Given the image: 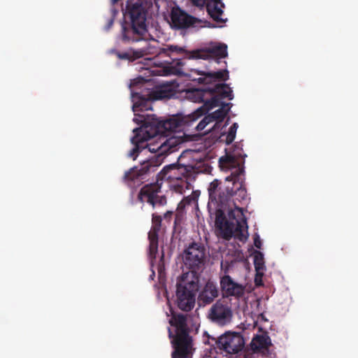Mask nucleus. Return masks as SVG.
I'll return each mask as SVG.
<instances>
[{
  "instance_id": "1",
  "label": "nucleus",
  "mask_w": 358,
  "mask_h": 358,
  "mask_svg": "<svg viewBox=\"0 0 358 358\" xmlns=\"http://www.w3.org/2000/svg\"><path fill=\"white\" fill-rule=\"evenodd\" d=\"M221 169L231 171L230 176L226 178L229 185L225 187L227 193L233 198L234 208L228 212L227 219L224 209L216 210L215 224L220 236L229 241L232 237L241 242H245L248 238V226L243 208L238 207L236 201L241 202L247 199V191L244 187V159L234 155L227 154L219 159Z\"/></svg>"
},
{
  "instance_id": "2",
  "label": "nucleus",
  "mask_w": 358,
  "mask_h": 358,
  "mask_svg": "<svg viewBox=\"0 0 358 358\" xmlns=\"http://www.w3.org/2000/svg\"><path fill=\"white\" fill-rule=\"evenodd\" d=\"M170 325L174 328V332L168 328L169 337L173 350L171 358H191L194 351L192 336H190V329L187 323V315L171 313L169 320Z\"/></svg>"
},
{
  "instance_id": "3",
  "label": "nucleus",
  "mask_w": 358,
  "mask_h": 358,
  "mask_svg": "<svg viewBox=\"0 0 358 358\" xmlns=\"http://www.w3.org/2000/svg\"><path fill=\"white\" fill-rule=\"evenodd\" d=\"M185 116L182 119L178 117H173L165 120H159L155 115H147L143 120V129L147 136L152 138L158 135L170 136L172 132L180 130L182 125L191 126L194 122H187L185 120Z\"/></svg>"
},
{
  "instance_id": "4",
  "label": "nucleus",
  "mask_w": 358,
  "mask_h": 358,
  "mask_svg": "<svg viewBox=\"0 0 358 358\" xmlns=\"http://www.w3.org/2000/svg\"><path fill=\"white\" fill-rule=\"evenodd\" d=\"M222 99V98H221L218 94L211 96L210 99H207L205 104L197 108L192 113L188 115L185 120L187 122H196L200 117H203V115H206L210 110L215 107L220 106L219 109L210 114H208L209 116L213 117L212 121L213 122H215V123L213 127L208 130V132L215 130L216 127H220L232 105L231 103L221 101Z\"/></svg>"
},
{
  "instance_id": "5",
  "label": "nucleus",
  "mask_w": 358,
  "mask_h": 358,
  "mask_svg": "<svg viewBox=\"0 0 358 358\" xmlns=\"http://www.w3.org/2000/svg\"><path fill=\"white\" fill-rule=\"evenodd\" d=\"M181 257L184 266L189 270L185 273H192L199 280L200 273L205 264L206 248L203 244L195 241L189 243L181 254Z\"/></svg>"
},
{
  "instance_id": "6",
  "label": "nucleus",
  "mask_w": 358,
  "mask_h": 358,
  "mask_svg": "<svg viewBox=\"0 0 358 358\" xmlns=\"http://www.w3.org/2000/svg\"><path fill=\"white\" fill-rule=\"evenodd\" d=\"M163 162V157L157 154L155 157L143 162L140 166H134L124 173L123 181L129 187H134L143 182L148 175L155 172Z\"/></svg>"
},
{
  "instance_id": "7",
  "label": "nucleus",
  "mask_w": 358,
  "mask_h": 358,
  "mask_svg": "<svg viewBox=\"0 0 358 358\" xmlns=\"http://www.w3.org/2000/svg\"><path fill=\"white\" fill-rule=\"evenodd\" d=\"M193 166L183 165L179 163L171 164L165 166L157 174V178L162 182L164 180L173 182L180 180L181 187L185 185L188 188L187 180L192 176Z\"/></svg>"
},
{
  "instance_id": "8",
  "label": "nucleus",
  "mask_w": 358,
  "mask_h": 358,
  "mask_svg": "<svg viewBox=\"0 0 358 358\" xmlns=\"http://www.w3.org/2000/svg\"><path fill=\"white\" fill-rule=\"evenodd\" d=\"M139 53L142 54V57L147 55H164L170 57L173 64L176 66H181L184 64L182 59L183 55H187L185 49L176 45H167L164 48L157 47L150 43L146 46L138 49Z\"/></svg>"
},
{
  "instance_id": "9",
  "label": "nucleus",
  "mask_w": 358,
  "mask_h": 358,
  "mask_svg": "<svg viewBox=\"0 0 358 358\" xmlns=\"http://www.w3.org/2000/svg\"><path fill=\"white\" fill-rule=\"evenodd\" d=\"M170 17L171 27L178 30L203 27H215V26H211L209 22L206 20L203 21L188 14L179 6L172 8Z\"/></svg>"
},
{
  "instance_id": "10",
  "label": "nucleus",
  "mask_w": 358,
  "mask_h": 358,
  "mask_svg": "<svg viewBox=\"0 0 358 358\" xmlns=\"http://www.w3.org/2000/svg\"><path fill=\"white\" fill-rule=\"evenodd\" d=\"M209 93L212 96L218 94L221 98H227L229 100L234 99L233 91L231 87L224 83L215 84L213 87H206L203 89H193L192 90L188 91V97L196 103L205 102L206 93Z\"/></svg>"
},
{
  "instance_id": "11",
  "label": "nucleus",
  "mask_w": 358,
  "mask_h": 358,
  "mask_svg": "<svg viewBox=\"0 0 358 358\" xmlns=\"http://www.w3.org/2000/svg\"><path fill=\"white\" fill-rule=\"evenodd\" d=\"M162 182L157 178L156 182L144 185L139 191L137 199L141 202H147L155 208L156 206H163L166 204V198L162 193Z\"/></svg>"
},
{
  "instance_id": "12",
  "label": "nucleus",
  "mask_w": 358,
  "mask_h": 358,
  "mask_svg": "<svg viewBox=\"0 0 358 358\" xmlns=\"http://www.w3.org/2000/svg\"><path fill=\"white\" fill-rule=\"evenodd\" d=\"M124 16L130 20L131 24L147 28V8L143 0H128Z\"/></svg>"
},
{
  "instance_id": "13",
  "label": "nucleus",
  "mask_w": 358,
  "mask_h": 358,
  "mask_svg": "<svg viewBox=\"0 0 358 358\" xmlns=\"http://www.w3.org/2000/svg\"><path fill=\"white\" fill-rule=\"evenodd\" d=\"M243 336L236 332H227L215 340L217 348L228 353L236 354L244 347Z\"/></svg>"
},
{
  "instance_id": "14",
  "label": "nucleus",
  "mask_w": 358,
  "mask_h": 358,
  "mask_svg": "<svg viewBox=\"0 0 358 358\" xmlns=\"http://www.w3.org/2000/svg\"><path fill=\"white\" fill-rule=\"evenodd\" d=\"M220 185L221 181L217 179H215L209 185L208 188L209 195L208 207L210 211L213 206L215 211L220 208L223 209L230 199V193L229 192L227 193L225 187L222 188Z\"/></svg>"
},
{
  "instance_id": "15",
  "label": "nucleus",
  "mask_w": 358,
  "mask_h": 358,
  "mask_svg": "<svg viewBox=\"0 0 358 358\" xmlns=\"http://www.w3.org/2000/svg\"><path fill=\"white\" fill-rule=\"evenodd\" d=\"M187 55H183V59H215L217 63L219 59L227 56V46L225 44H219L205 50H196L188 51L185 50Z\"/></svg>"
},
{
  "instance_id": "16",
  "label": "nucleus",
  "mask_w": 358,
  "mask_h": 358,
  "mask_svg": "<svg viewBox=\"0 0 358 358\" xmlns=\"http://www.w3.org/2000/svg\"><path fill=\"white\" fill-rule=\"evenodd\" d=\"M199 289V280L192 273H183L178 280L176 284V298L180 292L183 294L182 299L195 298Z\"/></svg>"
},
{
  "instance_id": "17",
  "label": "nucleus",
  "mask_w": 358,
  "mask_h": 358,
  "mask_svg": "<svg viewBox=\"0 0 358 358\" xmlns=\"http://www.w3.org/2000/svg\"><path fill=\"white\" fill-rule=\"evenodd\" d=\"M231 308L226 303L218 301L209 310L208 317L219 326H225L231 322Z\"/></svg>"
},
{
  "instance_id": "18",
  "label": "nucleus",
  "mask_w": 358,
  "mask_h": 358,
  "mask_svg": "<svg viewBox=\"0 0 358 358\" xmlns=\"http://www.w3.org/2000/svg\"><path fill=\"white\" fill-rule=\"evenodd\" d=\"M159 136V141L155 144L150 143L149 150L157 153L159 156H162L164 159L168 153L175 151L176 147L180 143V141L174 136Z\"/></svg>"
},
{
  "instance_id": "19",
  "label": "nucleus",
  "mask_w": 358,
  "mask_h": 358,
  "mask_svg": "<svg viewBox=\"0 0 358 358\" xmlns=\"http://www.w3.org/2000/svg\"><path fill=\"white\" fill-rule=\"evenodd\" d=\"M192 3L198 7L206 6L208 15L217 22L222 23L225 20L221 17L223 14L222 8L224 5L221 0H190Z\"/></svg>"
},
{
  "instance_id": "20",
  "label": "nucleus",
  "mask_w": 358,
  "mask_h": 358,
  "mask_svg": "<svg viewBox=\"0 0 358 358\" xmlns=\"http://www.w3.org/2000/svg\"><path fill=\"white\" fill-rule=\"evenodd\" d=\"M162 217L161 215L153 213L152 215V227L148 233L150 242L149 252L151 257H155L158 251L159 232L162 227Z\"/></svg>"
},
{
  "instance_id": "21",
  "label": "nucleus",
  "mask_w": 358,
  "mask_h": 358,
  "mask_svg": "<svg viewBox=\"0 0 358 358\" xmlns=\"http://www.w3.org/2000/svg\"><path fill=\"white\" fill-rule=\"evenodd\" d=\"M142 129L143 125L133 130L134 136L131 138V141L134 147L130 150L129 155L134 159L136 158L138 154L142 149L145 147L149 148L150 144H148L146 142L152 139V137L147 136V133H145L144 130H141Z\"/></svg>"
},
{
  "instance_id": "22",
  "label": "nucleus",
  "mask_w": 358,
  "mask_h": 358,
  "mask_svg": "<svg viewBox=\"0 0 358 358\" xmlns=\"http://www.w3.org/2000/svg\"><path fill=\"white\" fill-rule=\"evenodd\" d=\"M192 71L195 72L197 75L203 76L198 78H192L193 81H197L200 84H210L217 80L225 81L229 78L227 70L218 71L216 72H206L204 71L192 69Z\"/></svg>"
},
{
  "instance_id": "23",
  "label": "nucleus",
  "mask_w": 358,
  "mask_h": 358,
  "mask_svg": "<svg viewBox=\"0 0 358 358\" xmlns=\"http://www.w3.org/2000/svg\"><path fill=\"white\" fill-rule=\"evenodd\" d=\"M220 286L227 296L240 297L244 294V287L234 282L229 275H224L221 278Z\"/></svg>"
},
{
  "instance_id": "24",
  "label": "nucleus",
  "mask_w": 358,
  "mask_h": 358,
  "mask_svg": "<svg viewBox=\"0 0 358 358\" xmlns=\"http://www.w3.org/2000/svg\"><path fill=\"white\" fill-rule=\"evenodd\" d=\"M148 31L147 28L131 24L122 27V40L125 42H137L143 39V35Z\"/></svg>"
},
{
  "instance_id": "25",
  "label": "nucleus",
  "mask_w": 358,
  "mask_h": 358,
  "mask_svg": "<svg viewBox=\"0 0 358 358\" xmlns=\"http://www.w3.org/2000/svg\"><path fill=\"white\" fill-rule=\"evenodd\" d=\"M271 345V341L266 331L255 336L251 343V347L255 352L268 350Z\"/></svg>"
},
{
  "instance_id": "26",
  "label": "nucleus",
  "mask_w": 358,
  "mask_h": 358,
  "mask_svg": "<svg viewBox=\"0 0 358 358\" xmlns=\"http://www.w3.org/2000/svg\"><path fill=\"white\" fill-rule=\"evenodd\" d=\"M217 289L213 284L207 283L199 296V299L203 304L210 303L217 296Z\"/></svg>"
},
{
  "instance_id": "27",
  "label": "nucleus",
  "mask_w": 358,
  "mask_h": 358,
  "mask_svg": "<svg viewBox=\"0 0 358 358\" xmlns=\"http://www.w3.org/2000/svg\"><path fill=\"white\" fill-rule=\"evenodd\" d=\"M183 294L180 292L178 298H176L177 306L182 311H190L195 305V298L182 299Z\"/></svg>"
},
{
  "instance_id": "28",
  "label": "nucleus",
  "mask_w": 358,
  "mask_h": 358,
  "mask_svg": "<svg viewBox=\"0 0 358 358\" xmlns=\"http://www.w3.org/2000/svg\"><path fill=\"white\" fill-rule=\"evenodd\" d=\"M174 91L170 85L159 86L154 92V97L156 99H169L174 95Z\"/></svg>"
},
{
  "instance_id": "29",
  "label": "nucleus",
  "mask_w": 358,
  "mask_h": 358,
  "mask_svg": "<svg viewBox=\"0 0 358 358\" xmlns=\"http://www.w3.org/2000/svg\"><path fill=\"white\" fill-rule=\"evenodd\" d=\"M116 55L120 59H125L131 62L142 57V54L139 53L138 50H134L132 48H130L125 52H117Z\"/></svg>"
},
{
  "instance_id": "30",
  "label": "nucleus",
  "mask_w": 358,
  "mask_h": 358,
  "mask_svg": "<svg viewBox=\"0 0 358 358\" xmlns=\"http://www.w3.org/2000/svg\"><path fill=\"white\" fill-rule=\"evenodd\" d=\"M254 265L255 270L259 272L264 269V259L263 254L259 251H255L254 255Z\"/></svg>"
},
{
  "instance_id": "31",
  "label": "nucleus",
  "mask_w": 358,
  "mask_h": 358,
  "mask_svg": "<svg viewBox=\"0 0 358 358\" xmlns=\"http://www.w3.org/2000/svg\"><path fill=\"white\" fill-rule=\"evenodd\" d=\"M238 127V125L236 122L234 123L230 127L225 140V142L227 145L231 144L234 141Z\"/></svg>"
},
{
  "instance_id": "32",
  "label": "nucleus",
  "mask_w": 358,
  "mask_h": 358,
  "mask_svg": "<svg viewBox=\"0 0 358 358\" xmlns=\"http://www.w3.org/2000/svg\"><path fill=\"white\" fill-rule=\"evenodd\" d=\"M134 97L138 99V101H136L134 104L133 108L134 111H137L138 110H143V108L145 107L144 103H145L150 100L149 98H144L143 97V96L139 95L138 93H136L134 94Z\"/></svg>"
},
{
  "instance_id": "33",
  "label": "nucleus",
  "mask_w": 358,
  "mask_h": 358,
  "mask_svg": "<svg viewBox=\"0 0 358 358\" xmlns=\"http://www.w3.org/2000/svg\"><path fill=\"white\" fill-rule=\"evenodd\" d=\"M203 119L196 124L195 129L198 131H203L210 123L213 122L212 121L213 117L209 116L208 115H203Z\"/></svg>"
},
{
  "instance_id": "34",
  "label": "nucleus",
  "mask_w": 358,
  "mask_h": 358,
  "mask_svg": "<svg viewBox=\"0 0 358 358\" xmlns=\"http://www.w3.org/2000/svg\"><path fill=\"white\" fill-rule=\"evenodd\" d=\"M254 245L258 249H261L262 248V241L258 235H257V236L254 238Z\"/></svg>"
},
{
  "instance_id": "35",
  "label": "nucleus",
  "mask_w": 358,
  "mask_h": 358,
  "mask_svg": "<svg viewBox=\"0 0 358 358\" xmlns=\"http://www.w3.org/2000/svg\"><path fill=\"white\" fill-rule=\"evenodd\" d=\"M173 214V211H171V210H168V211H166V212L164 214V220L169 222L171 221V217H172Z\"/></svg>"
},
{
  "instance_id": "36",
  "label": "nucleus",
  "mask_w": 358,
  "mask_h": 358,
  "mask_svg": "<svg viewBox=\"0 0 358 358\" xmlns=\"http://www.w3.org/2000/svg\"><path fill=\"white\" fill-rule=\"evenodd\" d=\"M229 266V264L228 262L225 261V262H221V268H222V269L224 270L225 273H227Z\"/></svg>"
},
{
  "instance_id": "37",
  "label": "nucleus",
  "mask_w": 358,
  "mask_h": 358,
  "mask_svg": "<svg viewBox=\"0 0 358 358\" xmlns=\"http://www.w3.org/2000/svg\"><path fill=\"white\" fill-rule=\"evenodd\" d=\"M259 316L261 317L262 320H266V319L265 318V317L263 314H260Z\"/></svg>"
},
{
  "instance_id": "38",
  "label": "nucleus",
  "mask_w": 358,
  "mask_h": 358,
  "mask_svg": "<svg viewBox=\"0 0 358 358\" xmlns=\"http://www.w3.org/2000/svg\"><path fill=\"white\" fill-rule=\"evenodd\" d=\"M119 1H120V0H112V1H113V3H115L118 2Z\"/></svg>"
}]
</instances>
